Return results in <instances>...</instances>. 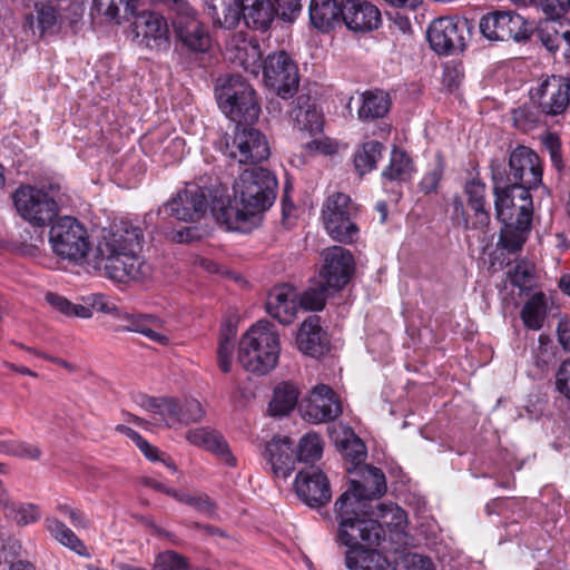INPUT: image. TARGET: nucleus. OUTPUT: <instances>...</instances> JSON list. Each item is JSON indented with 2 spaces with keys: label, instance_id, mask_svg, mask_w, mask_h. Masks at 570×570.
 <instances>
[{
  "label": "nucleus",
  "instance_id": "46",
  "mask_svg": "<svg viewBox=\"0 0 570 570\" xmlns=\"http://www.w3.org/2000/svg\"><path fill=\"white\" fill-rule=\"evenodd\" d=\"M154 568L157 570H188L189 561L174 550H165L155 557Z\"/></svg>",
  "mask_w": 570,
  "mask_h": 570
},
{
  "label": "nucleus",
  "instance_id": "22",
  "mask_svg": "<svg viewBox=\"0 0 570 570\" xmlns=\"http://www.w3.org/2000/svg\"><path fill=\"white\" fill-rule=\"evenodd\" d=\"M134 30L140 43L145 47L156 50L166 51L170 46L169 28L167 20L155 11L137 10L134 16Z\"/></svg>",
  "mask_w": 570,
  "mask_h": 570
},
{
  "label": "nucleus",
  "instance_id": "30",
  "mask_svg": "<svg viewBox=\"0 0 570 570\" xmlns=\"http://www.w3.org/2000/svg\"><path fill=\"white\" fill-rule=\"evenodd\" d=\"M186 439L191 444L212 452L229 468L237 465V459L232 453L227 441L219 432L210 428H197L187 431Z\"/></svg>",
  "mask_w": 570,
  "mask_h": 570
},
{
  "label": "nucleus",
  "instance_id": "14",
  "mask_svg": "<svg viewBox=\"0 0 570 570\" xmlns=\"http://www.w3.org/2000/svg\"><path fill=\"white\" fill-rule=\"evenodd\" d=\"M142 405L146 410L159 415L168 428L199 422L205 415L202 403L196 399L149 396Z\"/></svg>",
  "mask_w": 570,
  "mask_h": 570
},
{
  "label": "nucleus",
  "instance_id": "56",
  "mask_svg": "<svg viewBox=\"0 0 570 570\" xmlns=\"http://www.w3.org/2000/svg\"><path fill=\"white\" fill-rule=\"evenodd\" d=\"M141 453L145 455V458L151 462H161L165 466L170 469L173 472L176 471V465L174 460L166 454L165 452H161L158 448L151 445L146 439L141 444L137 446Z\"/></svg>",
  "mask_w": 570,
  "mask_h": 570
},
{
  "label": "nucleus",
  "instance_id": "25",
  "mask_svg": "<svg viewBox=\"0 0 570 570\" xmlns=\"http://www.w3.org/2000/svg\"><path fill=\"white\" fill-rule=\"evenodd\" d=\"M342 23L353 32H370L381 26V11L367 0H344Z\"/></svg>",
  "mask_w": 570,
  "mask_h": 570
},
{
  "label": "nucleus",
  "instance_id": "2",
  "mask_svg": "<svg viewBox=\"0 0 570 570\" xmlns=\"http://www.w3.org/2000/svg\"><path fill=\"white\" fill-rule=\"evenodd\" d=\"M144 244L141 226L129 219L114 223L97 247V259L105 276L119 283L145 281L150 265L140 255Z\"/></svg>",
  "mask_w": 570,
  "mask_h": 570
},
{
  "label": "nucleus",
  "instance_id": "55",
  "mask_svg": "<svg viewBox=\"0 0 570 570\" xmlns=\"http://www.w3.org/2000/svg\"><path fill=\"white\" fill-rule=\"evenodd\" d=\"M185 140L180 137L170 139L161 153V161L168 166L178 163L185 153Z\"/></svg>",
  "mask_w": 570,
  "mask_h": 570
},
{
  "label": "nucleus",
  "instance_id": "41",
  "mask_svg": "<svg viewBox=\"0 0 570 570\" xmlns=\"http://www.w3.org/2000/svg\"><path fill=\"white\" fill-rule=\"evenodd\" d=\"M323 454V439L317 433H306L295 451L296 461L311 463L318 461Z\"/></svg>",
  "mask_w": 570,
  "mask_h": 570
},
{
  "label": "nucleus",
  "instance_id": "38",
  "mask_svg": "<svg viewBox=\"0 0 570 570\" xmlns=\"http://www.w3.org/2000/svg\"><path fill=\"white\" fill-rule=\"evenodd\" d=\"M46 528L50 534L65 547L69 548L81 557H88L89 552L85 543L77 534L57 518H48Z\"/></svg>",
  "mask_w": 570,
  "mask_h": 570
},
{
  "label": "nucleus",
  "instance_id": "16",
  "mask_svg": "<svg viewBox=\"0 0 570 570\" xmlns=\"http://www.w3.org/2000/svg\"><path fill=\"white\" fill-rule=\"evenodd\" d=\"M469 35L468 21L459 17H441L431 22L426 37L432 50L438 55H453L463 51L465 36Z\"/></svg>",
  "mask_w": 570,
  "mask_h": 570
},
{
  "label": "nucleus",
  "instance_id": "20",
  "mask_svg": "<svg viewBox=\"0 0 570 570\" xmlns=\"http://www.w3.org/2000/svg\"><path fill=\"white\" fill-rule=\"evenodd\" d=\"M415 173L416 167L411 155L403 148L394 146L389 164L381 173L382 188L391 202H400L403 196V184L410 183Z\"/></svg>",
  "mask_w": 570,
  "mask_h": 570
},
{
  "label": "nucleus",
  "instance_id": "42",
  "mask_svg": "<svg viewBox=\"0 0 570 570\" xmlns=\"http://www.w3.org/2000/svg\"><path fill=\"white\" fill-rule=\"evenodd\" d=\"M37 12V29L40 36L52 35L57 31L59 12L49 3L37 0L31 3Z\"/></svg>",
  "mask_w": 570,
  "mask_h": 570
},
{
  "label": "nucleus",
  "instance_id": "3",
  "mask_svg": "<svg viewBox=\"0 0 570 570\" xmlns=\"http://www.w3.org/2000/svg\"><path fill=\"white\" fill-rule=\"evenodd\" d=\"M235 59L245 71L255 76L262 69L265 87L277 97L287 100L297 94L301 81L298 66L286 51L271 52L262 60L258 41L244 39L236 46Z\"/></svg>",
  "mask_w": 570,
  "mask_h": 570
},
{
  "label": "nucleus",
  "instance_id": "48",
  "mask_svg": "<svg viewBox=\"0 0 570 570\" xmlns=\"http://www.w3.org/2000/svg\"><path fill=\"white\" fill-rule=\"evenodd\" d=\"M0 448L8 454L30 460H38L41 455L37 445L19 440L3 441Z\"/></svg>",
  "mask_w": 570,
  "mask_h": 570
},
{
  "label": "nucleus",
  "instance_id": "9",
  "mask_svg": "<svg viewBox=\"0 0 570 570\" xmlns=\"http://www.w3.org/2000/svg\"><path fill=\"white\" fill-rule=\"evenodd\" d=\"M360 206L344 193L330 195L322 207L321 217L324 228L332 239L352 244L358 237L360 228L356 225V217Z\"/></svg>",
  "mask_w": 570,
  "mask_h": 570
},
{
  "label": "nucleus",
  "instance_id": "17",
  "mask_svg": "<svg viewBox=\"0 0 570 570\" xmlns=\"http://www.w3.org/2000/svg\"><path fill=\"white\" fill-rule=\"evenodd\" d=\"M463 191L472 214L465 212L463 202L460 198L454 199V213L461 216L465 229L484 230L489 226L491 217L490 205L485 198V183L479 176L472 177L465 181Z\"/></svg>",
  "mask_w": 570,
  "mask_h": 570
},
{
  "label": "nucleus",
  "instance_id": "19",
  "mask_svg": "<svg viewBox=\"0 0 570 570\" xmlns=\"http://www.w3.org/2000/svg\"><path fill=\"white\" fill-rule=\"evenodd\" d=\"M293 485L298 499L309 508L325 507L332 499V489L327 475L320 466L314 464L299 470Z\"/></svg>",
  "mask_w": 570,
  "mask_h": 570
},
{
  "label": "nucleus",
  "instance_id": "40",
  "mask_svg": "<svg viewBox=\"0 0 570 570\" xmlns=\"http://www.w3.org/2000/svg\"><path fill=\"white\" fill-rule=\"evenodd\" d=\"M138 2V0H92L91 10L111 20L119 18L122 10L124 18L129 19L137 14Z\"/></svg>",
  "mask_w": 570,
  "mask_h": 570
},
{
  "label": "nucleus",
  "instance_id": "37",
  "mask_svg": "<svg viewBox=\"0 0 570 570\" xmlns=\"http://www.w3.org/2000/svg\"><path fill=\"white\" fill-rule=\"evenodd\" d=\"M391 108V98L383 90L365 91L358 109V118L363 121L383 118Z\"/></svg>",
  "mask_w": 570,
  "mask_h": 570
},
{
  "label": "nucleus",
  "instance_id": "49",
  "mask_svg": "<svg viewBox=\"0 0 570 570\" xmlns=\"http://www.w3.org/2000/svg\"><path fill=\"white\" fill-rule=\"evenodd\" d=\"M176 501L190 505L198 512L212 517L215 514L216 504L207 494L193 495L187 492L178 491Z\"/></svg>",
  "mask_w": 570,
  "mask_h": 570
},
{
  "label": "nucleus",
  "instance_id": "24",
  "mask_svg": "<svg viewBox=\"0 0 570 570\" xmlns=\"http://www.w3.org/2000/svg\"><path fill=\"white\" fill-rule=\"evenodd\" d=\"M115 320L119 324L115 327L117 332H135L160 345H167L169 337L159 331L164 322L154 314L129 313L122 308L117 311Z\"/></svg>",
  "mask_w": 570,
  "mask_h": 570
},
{
  "label": "nucleus",
  "instance_id": "15",
  "mask_svg": "<svg viewBox=\"0 0 570 570\" xmlns=\"http://www.w3.org/2000/svg\"><path fill=\"white\" fill-rule=\"evenodd\" d=\"M530 101L544 116L562 115L570 106V79L549 76L530 89Z\"/></svg>",
  "mask_w": 570,
  "mask_h": 570
},
{
  "label": "nucleus",
  "instance_id": "18",
  "mask_svg": "<svg viewBox=\"0 0 570 570\" xmlns=\"http://www.w3.org/2000/svg\"><path fill=\"white\" fill-rule=\"evenodd\" d=\"M208 208V189L197 184H187L184 189L163 205L159 214L195 223L207 214Z\"/></svg>",
  "mask_w": 570,
  "mask_h": 570
},
{
  "label": "nucleus",
  "instance_id": "26",
  "mask_svg": "<svg viewBox=\"0 0 570 570\" xmlns=\"http://www.w3.org/2000/svg\"><path fill=\"white\" fill-rule=\"evenodd\" d=\"M262 455L277 478L286 479L295 470L294 441L289 436L274 435L265 443Z\"/></svg>",
  "mask_w": 570,
  "mask_h": 570
},
{
  "label": "nucleus",
  "instance_id": "23",
  "mask_svg": "<svg viewBox=\"0 0 570 570\" xmlns=\"http://www.w3.org/2000/svg\"><path fill=\"white\" fill-rule=\"evenodd\" d=\"M302 413L303 417L312 423L330 422L342 414V404L332 387L318 384L302 404Z\"/></svg>",
  "mask_w": 570,
  "mask_h": 570
},
{
  "label": "nucleus",
  "instance_id": "31",
  "mask_svg": "<svg viewBox=\"0 0 570 570\" xmlns=\"http://www.w3.org/2000/svg\"><path fill=\"white\" fill-rule=\"evenodd\" d=\"M243 0H205V12L213 26L220 29H234L242 20Z\"/></svg>",
  "mask_w": 570,
  "mask_h": 570
},
{
  "label": "nucleus",
  "instance_id": "50",
  "mask_svg": "<svg viewBox=\"0 0 570 570\" xmlns=\"http://www.w3.org/2000/svg\"><path fill=\"white\" fill-rule=\"evenodd\" d=\"M443 175L444 163L442 159H439L432 169L424 173L417 185L419 190L424 195L436 193L440 183L443 179Z\"/></svg>",
  "mask_w": 570,
  "mask_h": 570
},
{
  "label": "nucleus",
  "instance_id": "27",
  "mask_svg": "<svg viewBox=\"0 0 570 570\" xmlns=\"http://www.w3.org/2000/svg\"><path fill=\"white\" fill-rule=\"evenodd\" d=\"M298 309V293L293 286L279 284L271 289L266 302V311L271 317L288 325L296 318Z\"/></svg>",
  "mask_w": 570,
  "mask_h": 570
},
{
  "label": "nucleus",
  "instance_id": "28",
  "mask_svg": "<svg viewBox=\"0 0 570 570\" xmlns=\"http://www.w3.org/2000/svg\"><path fill=\"white\" fill-rule=\"evenodd\" d=\"M234 205L227 199L214 198L209 205L210 212L217 224L225 226L229 230L246 232L253 218L256 216L254 210L247 208L246 204Z\"/></svg>",
  "mask_w": 570,
  "mask_h": 570
},
{
  "label": "nucleus",
  "instance_id": "33",
  "mask_svg": "<svg viewBox=\"0 0 570 570\" xmlns=\"http://www.w3.org/2000/svg\"><path fill=\"white\" fill-rule=\"evenodd\" d=\"M242 11L246 27L261 32H266L275 19L271 0H243Z\"/></svg>",
  "mask_w": 570,
  "mask_h": 570
},
{
  "label": "nucleus",
  "instance_id": "43",
  "mask_svg": "<svg viewBox=\"0 0 570 570\" xmlns=\"http://www.w3.org/2000/svg\"><path fill=\"white\" fill-rule=\"evenodd\" d=\"M499 244L510 254L520 252L528 239V232L511 225V222L502 223Z\"/></svg>",
  "mask_w": 570,
  "mask_h": 570
},
{
  "label": "nucleus",
  "instance_id": "12",
  "mask_svg": "<svg viewBox=\"0 0 570 570\" xmlns=\"http://www.w3.org/2000/svg\"><path fill=\"white\" fill-rule=\"evenodd\" d=\"M225 154L240 165L257 166L269 157V146L253 125H236L232 139L226 140Z\"/></svg>",
  "mask_w": 570,
  "mask_h": 570
},
{
  "label": "nucleus",
  "instance_id": "44",
  "mask_svg": "<svg viewBox=\"0 0 570 570\" xmlns=\"http://www.w3.org/2000/svg\"><path fill=\"white\" fill-rule=\"evenodd\" d=\"M328 289V286L322 283L306 288L301 294L298 293V308L313 312L322 311L326 303V292Z\"/></svg>",
  "mask_w": 570,
  "mask_h": 570
},
{
  "label": "nucleus",
  "instance_id": "60",
  "mask_svg": "<svg viewBox=\"0 0 570 570\" xmlns=\"http://www.w3.org/2000/svg\"><path fill=\"white\" fill-rule=\"evenodd\" d=\"M405 570H435V567L429 557L413 553L405 559Z\"/></svg>",
  "mask_w": 570,
  "mask_h": 570
},
{
  "label": "nucleus",
  "instance_id": "5",
  "mask_svg": "<svg viewBox=\"0 0 570 570\" xmlns=\"http://www.w3.org/2000/svg\"><path fill=\"white\" fill-rule=\"evenodd\" d=\"M279 334L266 320L252 325L238 344V362L247 371L264 375L272 371L279 357Z\"/></svg>",
  "mask_w": 570,
  "mask_h": 570
},
{
  "label": "nucleus",
  "instance_id": "21",
  "mask_svg": "<svg viewBox=\"0 0 570 570\" xmlns=\"http://www.w3.org/2000/svg\"><path fill=\"white\" fill-rule=\"evenodd\" d=\"M324 264L320 272L323 283L334 292L341 291L354 274V257L342 246H332L323 252Z\"/></svg>",
  "mask_w": 570,
  "mask_h": 570
},
{
  "label": "nucleus",
  "instance_id": "34",
  "mask_svg": "<svg viewBox=\"0 0 570 570\" xmlns=\"http://www.w3.org/2000/svg\"><path fill=\"white\" fill-rule=\"evenodd\" d=\"M343 2L337 0H311L309 19L312 24L322 31H328L343 18Z\"/></svg>",
  "mask_w": 570,
  "mask_h": 570
},
{
  "label": "nucleus",
  "instance_id": "8",
  "mask_svg": "<svg viewBox=\"0 0 570 570\" xmlns=\"http://www.w3.org/2000/svg\"><path fill=\"white\" fill-rule=\"evenodd\" d=\"M278 181L276 176L267 168L252 166L245 169L234 183L235 197L239 204L261 214L267 210L275 202Z\"/></svg>",
  "mask_w": 570,
  "mask_h": 570
},
{
  "label": "nucleus",
  "instance_id": "29",
  "mask_svg": "<svg viewBox=\"0 0 570 570\" xmlns=\"http://www.w3.org/2000/svg\"><path fill=\"white\" fill-rule=\"evenodd\" d=\"M296 344L301 352L315 358L330 351V338L327 332L322 327L320 316L311 315L301 324Z\"/></svg>",
  "mask_w": 570,
  "mask_h": 570
},
{
  "label": "nucleus",
  "instance_id": "61",
  "mask_svg": "<svg viewBox=\"0 0 570 570\" xmlns=\"http://www.w3.org/2000/svg\"><path fill=\"white\" fill-rule=\"evenodd\" d=\"M46 301L50 304V306H52L63 315L70 316V311L71 308H73V303L68 301L66 297L49 292L46 294Z\"/></svg>",
  "mask_w": 570,
  "mask_h": 570
},
{
  "label": "nucleus",
  "instance_id": "35",
  "mask_svg": "<svg viewBox=\"0 0 570 570\" xmlns=\"http://www.w3.org/2000/svg\"><path fill=\"white\" fill-rule=\"evenodd\" d=\"M299 397L298 389L289 383L283 382L275 386L273 399L268 404V412L272 416H284L289 414L296 406Z\"/></svg>",
  "mask_w": 570,
  "mask_h": 570
},
{
  "label": "nucleus",
  "instance_id": "6",
  "mask_svg": "<svg viewBox=\"0 0 570 570\" xmlns=\"http://www.w3.org/2000/svg\"><path fill=\"white\" fill-rule=\"evenodd\" d=\"M215 97L222 111L236 125H254L259 117L261 106L256 91L239 75L219 78Z\"/></svg>",
  "mask_w": 570,
  "mask_h": 570
},
{
  "label": "nucleus",
  "instance_id": "36",
  "mask_svg": "<svg viewBox=\"0 0 570 570\" xmlns=\"http://www.w3.org/2000/svg\"><path fill=\"white\" fill-rule=\"evenodd\" d=\"M385 146L377 140L363 142L354 153L353 163L355 170L362 177L376 169L379 160L383 156Z\"/></svg>",
  "mask_w": 570,
  "mask_h": 570
},
{
  "label": "nucleus",
  "instance_id": "39",
  "mask_svg": "<svg viewBox=\"0 0 570 570\" xmlns=\"http://www.w3.org/2000/svg\"><path fill=\"white\" fill-rule=\"evenodd\" d=\"M547 314L546 296L542 292L533 294L523 305L520 316L524 326L538 331L543 326Z\"/></svg>",
  "mask_w": 570,
  "mask_h": 570
},
{
  "label": "nucleus",
  "instance_id": "1",
  "mask_svg": "<svg viewBox=\"0 0 570 570\" xmlns=\"http://www.w3.org/2000/svg\"><path fill=\"white\" fill-rule=\"evenodd\" d=\"M363 481L351 480L334 503L335 541L345 547L348 570H372L371 562L380 557L376 548L386 539L384 525L373 518V501L386 492L383 471L366 466Z\"/></svg>",
  "mask_w": 570,
  "mask_h": 570
},
{
  "label": "nucleus",
  "instance_id": "54",
  "mask_svg": "<svg viewBox=\"0 0 570 570\" xmlns=\"http://www.w3.org/2000/svg\"><path fill=\"white\" fill-rule=\"evenodd\" d=\"M543 146L548 150L552 166L561 171L564 167L561 153V140L554 132H549L543 139Z\"/></svg>",
  "mask_w": 570,
  "mask_h": 570
},
{
  "label": "nucleus",
  "instance_id": "10",
  "mask_svg": "<svg viewBox=\"0 0 570 570\" xmlns=\"http://www.w3.org/2000/svg\"><path fill=\"white\" fill-rule=\"evenodd\" d=\"M49 243L57 256L71 262L83 259L91 246L87 229L71 216L60 217L52 223Z\"/></svg>",
  "mask_w": 570,
  "mask_h": 570
},
{
  "label": "nucleus",
  "instance_id": "58",
  "mask_svg": "<svg viewBox=\"0 0 570 570\" xmlns=\"http://www.w3.org/2000/svg\"><path fill=\"white\" fill-rule=\"evenodd\" d=\"M557 391L570 400V360L562 362L556 374Z\"/></svg>",
  "mask_w": 570,
  "mask_h": 570
},
{
  "label": "nucleus",
  "instance_id": "62",
  "mask_svg": "<svg viewBox=\"0 0 570 570\" xmlns=\"http://www.w3.org/2000/svg\"><path fill=\"white\" fill-rule=\"evenodd\" d=\"M140 484L144 485V487H147V488H150L157 492H160V493H164L173 499H176L177 497V493H178V490L174 489V488H170L168 485H166L165 483L154 479V478H150V476H142L140 479Z\"/></svg>",
  "mask_w": 570,
  "mask_h": 570
},
{
  "label": "nucleus",
  "instance_id": "59",
  "mask_svg": "<svg viewBox=\"0 0 570 570\" xmlns=\"http://www.w3.org/2000/svg\"><path fill=\"white\" fill-rule=\"evenodd\" d=\"M531 277V273L529 269L521 263H518L510 272L509 278L510 283L519 288H523L527 286Z\"/></svg>",
  "mask_w": 570,
  "mask_h": 570
},
{
  "label": "nucleus",
  "instance_id": "64",
  "mask_svg": "<svg viewBox=\"0 0 570 570\" xmlns=\"http://www.w3.org/2000/svg\"><path fill=\"white\" fill-rule=\"evenodd\" d=\"M557 332L559 343L566 351L570 352V322H560Z\"/></svg>",
  "mask_w": 570,
  "mask_h": 570
},
{
  "label": "nucleus",
  "instance_id": "13",
  "mask_svg": "<svg viewBox=\"0 0 570 570\" xmlns=\"http://www.w3.org/2000/svg\"><path fill=\"white\" fill-rule=\"evenodd\" d=\"M14 206L22 218L33 226H46L58 215V204L48 193L32 186H21L13 194Z\"/></svg>",
  "mask_w": 570,
  "mask_h": 570
},
{
  "label": "nucleus",
  "instance_id": "11",
  "mask_svg": "<svg viewBox=\"0 0 570 570\" xmlns=\"http://www.w3.org/2000/svg\"><path fill=\"white\" fill-rule=\"evenodd\" d=\"M479 28L490 41L525 43L532 38L534 23L514 11L494 10L481 18Z\"/></svg>",
  "mask_w": 570,
  "mask_h": 570
},
{
  "label": "nucleus",
  "instance_id": "7",
  "mask_svg": "<svg viewBox=\"0 0 570 570\" xmlns=\"http://www.w3.org/2000/svg\"><path fill=\"white\" fill-rule=\"evenodd\" d=\"M175 13L173 28L183 48L191 53H206L212 48L207 28L197 19L196 11L187 0H150Z\"/></svg>",
  "mask_w": 570,
  "mask_h": 570
},
{
  "label": "nucleus",
  "instance_id": "52",
  "mask_svg": "<svg viewBox=\"0 0 570 570\" xmlns=\"http://www.w3.org/2000/svg\"><path fill=\"white\" fill-rule=\"evenodd\" d=\"M234 353V342L223 331L219 334L218 348H217V361L218 366L224 373H228L232 370V360Z\"/></svg>",
  "mask_w": 570,
  "mask_h": 570
},
{
  "label": "nucleus",
  "instance_id": "32",
  "mask_svg": "<svg viewBox=\"0 0 570 570\" xmlns=\"http://www.w3.org/2000/svg\"><path fill=\"white\" fill-rule=\"evenodd\" d=\"M502 210L504 216L497 218L501 223L511 222V225L530 232L532 225L533 207L531 194L528 195H513V197L503 205Z\"/></svg>",
  "mask_w": 570,
  "mask_h": 570
},
{
  "label": "nucleus",
  "instance_id": "53",
  "mask_svg": "<svg viewBox=\"0 0 570 570\" xmlns=\"http://www.w3.org/2000/svg\"><path fill=\"white\" fill-rule=\"evenodd\" d=\"M274 10L283 21L293 22L302 10L301 0H275Z\"/></svg>",
  "mask_w": 570,
  "mask_h": 570
},
{
  "label": "nucleus",
  "instance_id": "4",
  "mask_svg": "<svg viewBox=\"0 0 570 570\" xmlns=\"http://www.w3.org/2000/svg\"><path fill=\"white\" fill-rule=\"evenodd\" d=\"M494 208L499 217L504 216L503 205L513 195H528L542 184L543 166L539 155L527 146H518L509 157L508 168L499 160L491 161Z\"/></svg>",
  "mask_w": 570,
  "mask_h": 570
},
{
  "label": "nucleus",
  "instance_id": "57",
  "mask_svg": "<svg viewBox=\"0 0 570 570\" xmlns=\"http://www.w3.org/2000/svg\"><path fill=\"white\" fill-rule=\"evenodd\" d=\"M343 453L346 460L357 465L366 458L365 444L360 438H354L352 441L346 440L342 443Z\"/></svg>",
  "mask_w": 570,
  "mask_h": 570
},
{
  "label": "nucleus",
  "instance_id": "47",
  "mask_svg": "<svg viewBox=\"0 0 570 570\" xmlns=\"http://www.w3.org/2000/svg\"><path fill=\"white\" fill-rule=\"evenodd\" d=\"M533 36L550 52H556L560 47L559 31L552 21H546L539 27H534Z\"/></svg>",
  "mask_w": 570,
  "mask_h": 570
},
{
  "label": "nucleus",
  "instance_id": "51",
  "mask_svg": "<svg viewBox=\"0 0 570 570\" xmlns=\"http://www.w3.org/2000/svg\"><path fill=\"white\" fill-rule=\"evenodd\" d=\"M10 513L14 521L20 525L33 523L41 517L39 508L31 503L13 504Z\"/></svg>",
  "mask_w": 570,
  "mask_h": 570
},
{
  "label": "nucleus",
  "instance_id": "45",
  "mask_svg": "<svg viewBox=\"0 0 570 570\" xmlns=\"http://www.w3.org/2000/svg\"><path fill=\"white\" fill-rule=\"evenodd\" d=\"M294 120L302 131L316 135L323 130V114L318 109L293 111Z\"/></svg>",
  "mask_w": 570,
  "mask_h": 570
},
{
  "label": "nucleus",
  "instance_id": "63",
  "mask_svg": "<svg viewBox=\"0 0 570 570\" xmlns=\"http://www.w3.org/2000/svg\"><path fill=\"white\" fill-rule=\"evenodd\" d=\"M91 307L97 309L98 312L111 314L114 317L116 316L117 311H119V307H117L114 303L107 301L106 296L102 294L92 295Z\"/></svg>",
  "mask_w": 570,
  "mask_h": 570
}]
</instances>
